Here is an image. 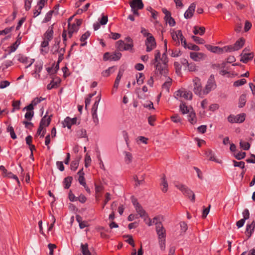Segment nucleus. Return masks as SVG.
<instances>
[{
  "instance_id": "obj_27",
  "label": "nucleus",
  "mask_w": 255,
  "mask_h": 255,
  "mask_svg": "<svg viewBox=\"0 0 255 255\" xmlns=\"http://www.w3.org/2000/svg\"><path fill=\"white\" fill-rule=\"evenodd\" d=\"M81 251L83 255H92L88 248V244H81Z\"/></svg>"
},
{
  "instance_id": "obj_6",
  "label": "nucleus",
  "mask_w": 255,
  "mask_h": 255,
  "mask_svg": "<svg viewBox=\"0 0 255 255\" xmlns=\"http://www.w3.org/2000/svg\"><path fill=\"white\" fill-rule=\"evenodd\" d=\"M145 44L146 47V51L147 52H150L155 48L156 43L155 39L152 35L147 37Z\"/></svg>"
},
{
  "instance_id": "obj_40",
  "label": "nucleus",
  "mask_w": 255,
  "mask_h": 255,
  "mask_svg": "<svg viewBox=\"0 0 255 255\" xmlns=\"http://www.w3.org/2000/svg\"><path fill=\"white\" fill-rule=\"evenodd\" d=\"M180 110L183 114H187L189 113V110L186 104L183 102H181L180 105Z\"/></svg>"
},
{
  "instance_id": "obj_28",
  "label": "nucleus",
  "mask_w": 255,
  "mask_h": 255,
  "mask_svg": "<svg viewBox=\"0 0 255 255\" xmlns=\"http://www.w3.org/2000/svg\"><path fill=\"white\" fill-rule=\"evenodd\" d=\"M42 69V65H35V70H34V72L32 73V75H34V77L36 79H39L40 76L39 73Z\"/></svg>"
},
{
  "instance_id": "obj_33",
  "label": "nucleus",
  "mask_w": 255,
  "mask_h": 255,
  "mask_svg": "<svg viewBox=\"0 0 255 255\" xmlns=\"http://www.w3.org/2000/svg\"><path fill=\"white\" fill-rule=\"evenodd\" d=\"M247 97L246 94H242L240 96L239 100V107H244L246 103Z\"/></svg>"
},
{
  "instance_id": "obj_63",
  "label": "nucleus",
  "mask_w": 255,
  "mask_h": 255,
  "mask_svg": "<svg viewBox=\"0 0 255 255\" xmlns=\"http://www.w3.org/2000/svg\"><path fill=\"white\" fill-rule=\"evenodd\" d=\"M91 159L90 156L88 154H86L85 158V166L86 167H88L91 163Z\"/></svg>"
},
{
  "instance_id": "obj_61",
  "label": "nucleus",
  "mask_w": 255,
  "mask_h": 255,
  "mask_svg": "<svg viewBox=\"0 0 255 255\" xmlns=\"http://www.w3.org/2000/svg\"><path fill=\"white\" fill-rule=\"evenodd\" d=\"M246 153L245 152H242L234 154L235 157L238 160H241L244 159L246 157Z\"/></svg>"
},
{
  "instance_id": "obj_29",
  "label": "nucleus",
  "mask_w": 255,
  "mask_h": 255,
  "mask_svg": "<svg viewBox=\"0 0 255 255\" xmlns=\"http://www.w3.org/2000/svg\"><path fill=\"white\" fill-rule=\"evenodd\" d=\"M188 120L192 125H194L197 123L196 114L194 111H192L189 113L188 116Z\"/></svg>"
},
{
  "instance_id": "obj_54",
  "label": "nucleus",
  "mask_w": 255,
  "mask_h": 255,
  "mask_svg": "<svg viewBox=\"0 0 255 255\" xmlns=\"http://www.w3.org/2000/svg\"><path fill=\"white\" fill-rule=\"evenodd\" d=\"M188 45V49L190 50H194L195 51H198L200 50V47L195 44H194L191 43H189Z\"/></svg>"
},
{
  "instance_id": "obj_10",
  "label": "nucleus",
  "mask_w": 255,
  "mask_h": 255,
  "mask_svg": "<svg viewBox=\"0 0 255 255\" xmlns=\"http://www.w3.org/2000/svg\"><path fill=\"white\" fill-rule=\"evenodd\" d=\"M77 120L76 117L71 119L69 117H67L63 123V127H67L68 129H70L72 125L76 124Z\"/></svg>"
},
{
  "instance_id": "obj_47",
  "label": "nucleus",
  "mask_w": 255,
  "mask_h": 255,
  "mask_svg": "<svg viewBox=\"0 0 255 255\" xmlns=\"http://www.w3.org/2000/svg\"><path fill=\"white\" fill-rule=\"evenodd\" d=\"M137 213V215H139L141 218H144V221L146 220V218L148 217V215L146 211L143 209L139 210Z\"/></svg>"
},
{
  "instance_id": "obj_48",
  "label": "nucleus",
  "mask_w": 255,
  "mask_h": 255,
  "mask_svg": "<svg viewBox=\"0 0 255 255\" xmlns=\"http://www.w3.org/2000/svg\"><path fill=\"white\" fill-rule=\"evenodd\" d=\"M158 242L160 250L164 251L165 250V238L158 239Z\"/></svg>"
},
{
  "instance_id": "obj_19",
  "label": "nucleus",
  "mask_w": 255,
  "mask_h": 255,
  "mask_svg": "<svg viewBox=\"0 0 255 255\" xmlns=\"http://www.w3.org/2000/svg\"><path fill=\"white\" fill-rule=\"evenodd\" d=\"M60 82L61 79L57 77L55 78V81L54 79H53L51 80L50 83L47 85V89L50 90L53 88H56L60 84Z\"/></svg>"
},
{
  "instance_id": "obj_49",
  "label": "nucleus",
  "mask_w": 255,
  "mask_h": 255,
  "mask_svg": "<svg viewBox=\"0 0 255 255\" xmlns=\"http://www.w3.org/2000/svg\"><path fill=\"white\" fill-rule=\"evenodd\" d=\"M34 116V111H27L24 117L28 121H30Z\"/></svg>"
},
{
  "instance_id": "obj_43",
  "label": "nucleus",
  "mask_w": 255,
  "mask_h": 255,
  "mask_svg": "<svg viewBox=\"0 0 255 255\" xmlns=\"http://www.w3.org/2000/svg\"><path fill=\"white\" fill-rule=\"evenodd\" d=\"M191 38L196 43L199 44H204L205 42V41L203 38L195 35H192Z\"/></svg>"
},
{
  "instance_id": "obj_15",
  "label": "nucleus",
  "mask_w": 255,
  "mask_h": 255,
  "mask_svg": "<svg viewBox=\"0 0 255 255\" xmlns=\"http://www.w3.org/2000/svg\"><path fill=\"white\" fill-rule=\"evenodd\" d=\"M131 9L137 8L141 9L144 7L142 0H132L129 2Z\"/></svg>"
},
{
  "instance_id": "obj_20",
  "label": "nucleus",
  "mask_w": 255,
  "mask_h": 255,
  "mask_svg": "<svg viewBox=\"0 0 255 255\" xmlns=\"http://www.w3.org/2000/svg\"><path fill=\"white\" fill-rule=\"evenodd\" d=\"M22 37L20 36V33H19L17 37V39L15 42H14L10 47L9 50L10 52H14L17 48L18 45L20 43V40Z\"/></svg>"
},
{
  "instance_id": "obj_31",
  "label": "nucleus",
  "mask_w": 255,
  "mask_h": 255,
  "mask_svg": "<svg viewBox=\"0 0 255 255\" xmlns=\"http://www.w3.org/2000/svg\"><path fill=\"white\" fill-rule=\"evenodd\" d=\"M117 68L115 66L109 67L108 69L103 71L102 72V75L104 77H108L111 73L115 72Z\"/></svg>"
},
{
  "instance_id": "obj_4",
  "label": "nucleus",
  "mask_w": 255,
  "mask_h": 255,
  "mask_svg": "<svg viewBox=\"0 0 255 255\" xmlns=\"http://www.w3.org/2000/svg\"><path fill=\"white\" fill-rule=\"evenodd\" d=\"M245 118L246 114L245 113L240 114L237 116L231 114L228 116V121L232 124L242 123L245 121Z\"/></svg>"
},
{
  "instance_id": "obj_38",
  "label": "nucleus",
  "mask_w": 255,
  "mask_h": 255,
  "mask_svg": "<svg viewBox=\"0 0 255 255\" xmlns=\"http://www.w3.org/2000/svg\"><path fill=\"white\" fill-rule=\"evenodd\" d=\"M6 131L7 132H9L10 133V137L12 139H15L17 138V136L12 126H8L6 128Z\"/></svg>"
},
{
  "instance_id": "obj_45",
  "label": "nucleus",
  "mask_w": 255,
  "mask_h": 255,
  "mask_svg": "<svg viewBox=\"0 0 255 255\" xmlns=\"http://www.w3.org/2000/svg\"><path fill=\"white\" fill-rule=\"evenodd\" d=\"M240 145L241 147L245 150H248L250 148V144L248 142L241 141Z\"/></svg>"
},
{
  "instance_id": "obj_32",
  "label": "nucleus",
  "mask_w": 255,
  "mask_h": 255,
  "mask_svg": "<svg viewBox=\"0 0 255 255\" xmlns=\"http://www.w3.org/2000/svg\"><path fill=\"white\" fill-rule=\"evenodd\" d=\"M101 99V94H100L96 98V100L95 101L94 104L92 106V113H97L98 105L99 102Z\"/></svg>"
},
{
  "instance_id": "obj_3",
  "label": "nucleus",
  "mask_w": 255,
  "mask_h": 255,
  "mask_svg": "<svg viewBox=\"0 0 255 255\" xmlns=\"http://www.w3.org/2000/svg\"><path fill=\"white\" fill-rule=\"evenodd\" d=\"M122 56V54L119 51H115L113 52H106L104 54L103 59L104 61L110 60L117 61L119 60Z\"/></svg>"
},
{
  "instance_id": "obj_2",
  "label": "nucleus",
  "mask_w": 255,
  "mask_h": 255,
  "mask_svg": "<svg viewBox=\"0 0 255 255\" xmlns=\"http://www.w3.org/2000/svg\"><path fill=\"white\" fill-rule=\"evenodd\" d=\"M217 85L215 80L214 75L212 74L210 75L208 80L207 84L205 86V89L203 91L205 94H208L211 91L214 90L216 88Z\"/></svg>"
},
{
  "instance_id": "obj_51",
  "label": "nucleus",
  "mask_w": 255,
  "mask_h": 255,
  "mask_svg": "<svg viewBox=\"0 0 255 255\" xmlns=\"http://www.w3.org/2000/svg\"><path fill=\"white\" fill-rule=\"evenodd\" d=\"M53 12V10H50L49 11H48L47 13L45 18H44L43 22H47L50 21L51 19L52 15Z\"/></svg>"
},
{
  "instance_id": "obj_18",
  "label": "nucleus",
  "mask_w": 255,
  "mask_h": 255,
  "mask_svg": "<svg viewBox=\"0 0 255 255\" xmlns=\"http://www.w3.org/2000/svg\"><path fill=\"white\" fill-rule=\"evenodd\" d=\"M206 48L210 51L217 54H222L223 49L222 47L219 46H214L210 44H206L205 45Z\"/></svg>"
},
{
  "instance_id": "obj_9",
  "label": "nucleus",
  "mask_w": 255,
  "mask_h": 255,
  "mask_svg": "<svg viewBox=\"0 0 255 255\" xmlns=\"http://www.w3.org/2000/svg\"><path fill=\"white\" fill-rule=\"evenodd\" d=\"M174 96L176 98L178 97H183L185 99L191 100L192 97V94L190 91H182L178 90L175 93Z\"/></svg>"
},
{
  "instance_id": "obj_55",
  "label": "nucleus",
  "mask_w": 255,
  "mask_h": 255,
  "mask_svg": "<svg viewBox=\"0 0 255 255\" xmlns=\"http://www.w3.org/2000/svg\"><path fill=\"white\" fill-rule=\"evenodd\" d=\"M138 74H139V77H137V75H136L137 83L138 85H141L144 82V76L143 74H142V73H139Z\"/></svg>"
},
{
  "instance_id": "obj_56",
  "label": "nucleus",
  "mask_w": 255,
  "mask_h": 255,
  "mask_svg": "<svg viewBox=\"0 0 255 255\" xmlns=\"http://www.w3.org/2000/svg\"><path fill=\"white\" fill-rule=\"evenodd\" d=\"M124 237L128 238V239L127 240H126V242L130 245H131L132 247H134L135 244L131 235L124 236Z\"/></svg>"
},
{
  "instance_id": "obj_44",
  "label": "nucleus",
  "mask_w": 255,
  "mask_h": 255,
  "mask_svg": "<svg viewBox=\"0 0 255 255\" xmlns=\"http://www.w3.org/2000/svg\"><path fill=\"white\" fill-rule=\"evenodd\" d=\"M234 166L235 167H239L242 168V169H244L245 167V163L244 161H237L235 160H233Z\"/></svg>"
},
{
  "instance_id": "obj_60",
  "label": "nucleus",
  "mask_w": 255,
  "mask_h": 255,
  "mask_svg": "<svg viewBox=\"0 0 255 255\" xmlns=\"http://www.w3.org/2000/svg\"><path fill=\"white\" fill-rule=\"evenodd\" d=\"M108 21V16L104 15V14H102V17L100 19H99V22L102 25H105L106 24H107Z\"/></svg>"
},
{
  "instance_id": "obj_46",
  "label": "nucleus",
  "mask_w": 255,
  "mask_h": 255,
  "mask_svg": "<svg viewBox=\"0 0 255 255\" xmlns=\"http://www.w3.org/2000/svg\"><path fill=\"white\" fill-rule=\"evenodd\" d=\"M126 156L125 158V162L128 164L132 161V156L131 153L129 152H125Z\"/></svg>"
},
{
  "instance_id": "obj_42",
  "label": "nucleus",
  "mask_w": 255,
  "mask_h": 255,
  "mask_svg": "<svg viewBox=\"0 0 255 255\" xmlns=\"http://www.w3.org/2000/svg\"><path fill=\"white\" fill-rule=\"evenodd\" d=\"M116 46H117V50L119 51H124V49H123L124 48V41H123L122 40H120L119 41H118L117 42H116Z\"/></svg>"
},
{
  "instance_id": "obj_7",
  "label": "nucleus",
  "mask_w": 255,
  "mask_h": 255,
  "mask_svg": "<svg viewBox=\"0 0 255 255\" xmlns=\"http://www.w3.org/2000/svg\"><path fill=\"white\" fill-rule=\"evenodd\" d=\"M194 89L193 91L195 94L201 96L202 95V85L200 79L196 77L193 79Z\"/></svg>"
},
{
  "instance_id": "obj_39",
  "label": "nucleus",
  "mask_w": 255,
  "mask_h": 255,
  "mask_svg": "<svg viewBox=\"0 0 255 255\" xmlns=\"http://www.w3.org/2000/svg\"><path fill=\"white\" fill-rule=\"evenodd\" d=\"M255 229V221L253 220L250 224H247L246 226V232H254Z\"/></svg>"
},
{
  "instance_id": "obj_30",
  "label": "nucleus",
  "mask_w": 255,
  "mask_h": 255,
  "mask_svg": "<svg viewBox=\"0 0 255 255\" xmlns=\"http://www.w3.org/2000/svg\"><path fill=\"white\" fill-rule=\"evenodd\" d=\"M205 155L210 160L213 161L217 163H220V162L216 159L214 156V154L211 149H208L205 152Z\"/></svg>"
},
{
  "instance_id": "obj_23",
  "label": "nucleus",
  "mask_w": 255,
  "mask_h": 255,
  "mask_svg": "<svg viewBox=\"0 0 255 255\" xmlns=\"http://www.w3.org/2000/svg\"><path fill=\"white\" fill-rule=\"evenodd\" d=\"M246 40L243 37H241L239 38L238 40L236 41V42L234 44V46L235 47V49L237 50L240 49L242 48L245 43Z\"/></svg>"
},
{
  "instance_id": "obj_16",
  "label": "nucleus",
  "mask_w": 255,
  "mask_h": 255,
  "mask_svg": "<svg viewBox=\"0 0 255 255\" xmlns=\"http://www.w3.org/2000/svg\"><path fill=\"white\" fill-rule=\"evenodd\" d=\"M196 7L195 3H192L189 6L188 9L184 13V17L186 19H189L192 17L193 15L194 12Z\"/></svg>"
},
{
  "instance_id": "obj_26",
  "label": "nucleus",
  "mask_w": 255,
  "mask_h": 255,
  "mask_svg": "<svg viewBox=\"0 0 255 255\" xmlns=\"http://www.w3.org/2000/svg\"><path fill=\"white\" fill-rule=\"evenodd\" d=\"M72 180L73 177L72 176H69L65 177L63 182L64 188L65 189H69L71 186Z\"/></svg>"
},
{
  "instance_id": "obj_21",
  "label": "nucleus",
  "mask_w": 255,
  "mask_h": 255,
  "mask_svg": "<svg viewBox=\"0 0 255 255\" xmlns=\"http://www.w3.org/2000/svg\"><path fill=\"white\" fill-rule=\"evenodd\" d=\"M29 59V58L22 54H19L17 56V60L20 63H24L30 62V64H32L33 63H34V59H30V61H28Z\"/></svg>"
},
{
  "instance_id": "obj_50",
  "label": "nucleus",
  "mask_w": 255,
  "mask_h": 255,
  "mask_svg": "<svg viewBox=\"0 0 255 255\" xmlns=\"http://www.w3.org/2000/svg\"><path fill=\"white\" fill-rule=\"evenodd\" d=\"M246 80L245 79H241L235 81L234 83V86L235 87H239L244 85L246 83Z\"/></svg>"
},
{
  "instance_id": "obj_57",
  "label": "nucleus",
  "mask_w": 255,
  "mask_h": 255,
  "mask_svg": "<svg viewBox=\"0 0 255 255\" xmlns=\"http://www.w3.org/2000/svg\"><path fill=\"white\" fill-rule=\"evenodd\" d=\"M171 121L175 123H178L181 122V119L179 116L177 114H174L171 117Z\"/></svg>"
},
{
  "instance_id": "obj_24",
  "label": "nucleus",
  "mask_w": 255,
  "mask_h": 255,
  "mask_svg": "<svg viewBox=\"0 0 255 255\" xmlns=\"http://www.w3.org/2000/svg\"><path fill=\"white\" fill-rule=\"evenodd\" d=\"M193 33L195 35H203L205 32V28L203 26H195L193 28Z\"/></svg>"
},
{
  "instance_id": "obj_17",
  "label": "nucleus",
  "mask_w": 255,
  "mask_h": 255,
  "mask_svg": "<svg viewBox=\"0 0 255 255\" xmlns=\"http://www.w3.org/2000/svg\"><path fill=\"white\" fill-rule=\"evenodd\" d=\"M47 114L48 112H47L46 115L42 118L39 123V124H41L42 126L43 127H48L50 125L51 121V118L52 115H51L50 116L47 117Z\"/></svg>"
},
{
  "instance_id": "obj_35",
  "label": "nucleus",
  "mask_w": 255,
  "mask_h": 255,
  "mask_svg": "<svg viewBox=\"0 0 255 255\" xmlns=\"http://www.w3.org/2000/svg\"><path fill=\"white\" fill-rule=\"evenodd\" d=\"M49 40L47 39H44L41 44V47L44 48V49H41V52H44L45 53H47L48 51V46L49 45Z\"/></svg>"
},
{
  "instance_id": "obj_52",
  "label": "nucleus",
  "mask_w": 255,
  "mask_h": 255,
  "mask_svg": "<svg viewBox=\"0 0 255 255\" xmlns=\"http://www.w3.org/2000/svg\"><path fill=\"white\" fill-rule=\"evenodd\" d=\"M20 101H13L12 102V106L13 107L12 112H14V110H19L20 109Z\"/></svg>"
},
{
  "instance_id": "obj_59",
  "label": "nucleus",
  "mask_w": 255,
  "mask_h": 255,
  "mask_svg": "<svg viewBox=\"0 0 255 255\" xmlns=\"http://www.w3.org/2000/svg\"><path fill=\"white\" fill-rule=\"evenodd\" d=\"M171 36L172 39L175 41H177L178 44L179 45V35H178V30L176 32H173L172 33H171Z\"/></svg>"
},
{
  "instance_id": "obj_14",
  "label": "nucleus",
  "mask_w": 255,
  "mask_h": 255,
  "mask_svg": "<svg viewBox=\"0 0 255 255\" xmlns=\"http://www.w3.org/2000/svg\"><path fill=\"white\" fill-rule=\"evenodd\" d=\"M191 59L195 61H199L201 59H204L206 55L203 53L191 52L190 53Z\"/></svg>"
},
{
  "instance_id": "obj_37",
  "label": "nucleus",
  "mask_w": 255,
  "mask_h": 255,
  "mask_svg": "<svg viewBox=\"0 0 255 255\" xmlns=\"http://www.w3.org/2000/svg\"><path fill=\"white\" fill-rule=\"evenodd\" d=\"M234 46V45L233 44V45L225 46L222 47L223 53L225 52H231L232 51H237V50L235 49V47Z\"/></svg>"
},
{
  "instance_id": "obj_25",
  "label": "nucleus",
  "mask_w": 255,
  "mask_h": 255,
  "mask_svg": "<svg viewBox=\"0 0 255 255\" xmlns=\"http://www.w3.org/2000/svg\"><path fill=\"white\" fill-rule=\"evenodd\" d=\"M68 36L69 38H71L73 35V33L74 32H77L78 30V28L76 27V24L73 23L71 24L70 23H69L68 24Z\"/></svg>"
},
{
  "instance_id": "obj_13",
  "label": "nucleus",
  "mask_w": 255,
  "mask_h": 255,
  "mask_svg": "<svg viewBox=\"0 0 255 255\" xmlns=\"http://www.w3.org/2000/svg\"><path fill=\"white\" fill-rule=\"evenodd\" d=\"M176 66V71L177 73L180 72L181 67L183 66L185 70L187 69L189 71H195L196 69V65H175Z\"/></svg>"
},
{
  "instance_id": "obj_58",
  "label": "nucleus",
  "mask_w": 255,
  "mask_h": 255,
  "mask_svg": "<svg viewBox=\"0 0 255 255\" xmlns=\"http://www.w3.org/2000/svg\"><path fill=\"white\" fill-rule=\"evenodd\" d=\"M4 177H7L9 178H12L15 179L18 183H19L18 177L11 172H7Z\"/></svg>"
},
{
  "instance_id": "obj_53",
  "label": "nucleus",
  "mask_w": 255,
  "mask_h": 255,
  "mask_svg": "<svg viewBox=\"0 0 255 255\" xmlns=\"http://www.w3.org/2000/svg\"><path fill=\"white\" fill-rule=\"evenodd\" d=\"M45 98H43L41 97L35 98L32 101L31 103L35 106L38 104L40 103L41 101L44 100Z\"/></svg>"
},
{
  "instance_id": "obj_36",
  "label": "nucleus",
  "mask_w": 255,
  "mask_h": 255,
  "mask_svg": "<svg viewBox=\"0 0 255 255\" xmlns=\"http://www.w3.org/2000/svg\"><path fill=\"white\" fill-rule=\"evenodd\" d=\"M171 84L172 79L170 77H168L167 80L162 85V88L163 89H165L169 92Z\"/></svg>"
},
{
  "instance_id": "obj_11",
  "label": "nucleus",
  "mask_w": 255,
  "mask_h": 255,
  "mask_svg": "<svg viewBox=\"0 0 255 255\" xmlns=\"http://www.w3.org/2000/svg\"><path fill=\"white\" fill-rule=\"evenodd\" d=\"M241 58L240 61L247 63L252 60L254 56V54L253 52L251 53H241L240 55Z\"/></svg>"
},
{
  "instance_id": "obj_62",
  "label": "nucleus",
  "mask_w": 255,
  "mask_h": 255,
  "mask_svg": "<svg viewBox=\"0 0 255 255\" xmlns=\"http://www.w3.org/2000/svg\"><path fill=\"white\" fill-rule=\"evenodd\" d=\"M90 32L89 31H87L85 33L82 34L80 38V40L81 42H84L90 36Z\"/></svg>"
},
{
  "instance_id": "obj_22",
  "label": "nucleus",
  "mask_w": 255,
  "mask_h": 255,
  "mask_svg": "<svg viewBox=\"0 0 255 255\" xmlns=\"http://www.w3.org/2000/svg\"><path fill=\"white\" fill-rule=\"evenodd\" d=\"M53 35V25L49 26L48 30L44 33V36L45 39L50 41Z\"/></svg>"
},
{
  "instance_id": "obj_12",
  "label": "nucleus",
  "mask_w": 255,
  "mask_h": 255,
  "mask_svg": "<svg viewBox=\"0 0 255 255\" xmlns=\"http://www.w3.org/2000/svg\"><path fill=\"white\" fill-rule=\"evenodd\" d=\"M156 231L158 235V239L165 238L166 230L163 227L162 224H159L156 227Z\"/></svg>"
},
{
  "instance_id": "obj_5",
  "label": "nucleus",
  "mask_w": 255,
  "mask_h": 255,
  "mask_svg": "<svg viewBox=\"0 0 255 255\" xmlns=\"http://www.w3.org/2000/svg\"><path fill=\"white\" fill-rule=\"evenodd\" d=\"M162 11L165 14L164 20L166 23H168L171 27L175 26L176 22L175 19L171 16V12L165 8H162Z\"/></svg>"
},
{
  "instance_id": "obj_41",
  "label": "nucleus",
  "mask_w": 255,
  "mask_h": 255,
  "mask_svg": "<svg viewBox=\"0 0 255 255\" xmlns=\"http://www.w3.org/2000/svg\"><path fill=\"white\" fill-rule=\"evenodd\" d=\"M161 179H162V185L163 186V188L162 189V191L165 193V192H167V189H168V183L166 180L165 175H163Z\"/></svg>"
},
{
  "instance_id": "obj_1",
  "label": "nucleus",
  "mask_w": 255,
  "mask_h": 255,
  "mask_svg": "<svg viewBox=\"0 0 255 255\" xmlns=\"http://www.w3.org/2000/svg\"><path fill=\"white\" fill-rule=\"evenodd\" d=\"M175 186L179 189L185 196L190 199L192 202H195V195L190 189L187 187L186 185L182 184H176Z\"/></svg>"
},
{
  "instance_id": "obj_64",
  "label": "nucleus",
  "mask_w": 255,
  "mask_h": 255,
  "mask_svg": "<svg viewBox=\"0 0 255 255\" xmlns=\"http://www.w3.org/2000/svg\"><path fill=\"white\" fill-rule=\"evenodd\" d=\"M95 191H96V193H101L104 190V187L101 184H95Z\"/></svg>"
},
{
  "instance_id": "obj_34",
  "label": "nucleus",
  "mask_w": 255,
  "mask_h": 255,
  "mask_svg": "<svg viewBox=\"0 0 255 255\" xmlns=\"http://www.w3.org/2000/svg\"><path fill=\"white\" fill-rule=\"evenodd\" d=\"M80 158V157H77L74 160L71 162L70 168L72 170L75 171L77 169Z\"/></svg>"
},
{
  "instance_id": "obj_8",
  "label": "nucleus",
  "mask_w": 255,
  "mask_h": 255,
  "mask_svg": "<svg viewBox=\"0 0 255 255\" xmlns=\"http://www.w3.org/2000/svg\"><path fill=\"white\" fill-rule=\"evenodd\" d=\"M163 67L162 65H155V75L157 76L163 75L166 76L168 73V69L165 66L166 65H164Z\"/></svg>"
}]
</instances>
